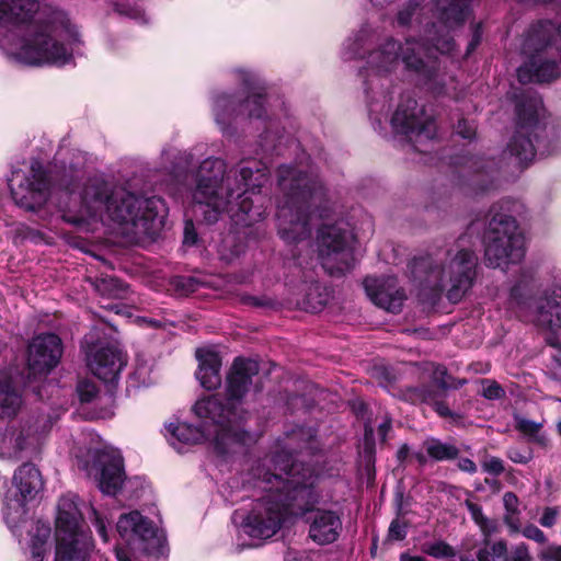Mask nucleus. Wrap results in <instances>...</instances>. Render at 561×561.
<instances>
[{
    "label": "nucleus",
    "mask_w": 561,
    "mask_h": 561,
    "mask_svg": "<svg viewBox=\"0 0 561 561\" xmlns=\"http://www.w3.org/2000/svg\"><path fill=\"white\" fill-rule=\"evenodd\" d=\"M407 525H401L399 519L396 518L390 523L389 529H388V539L389 540H397L402 541L407 537Z\"/></svg>",
    "instance_id": "nucleus-52"
},
{
    "label": "nucleus",
    "mask_w": 561,
    "mask_h": 561,
    "mask_svg": "<svg viewBox=\"0 0 561 561\" xmlns=\"http://www.w3.org/2000/svg\"><path fill=\"white\" fill-rule=\"evenodd\" d=\"M400 561H427L421 556H411L409 552H402L400 554Z\"/></svg>",
    "instance_id": "nucleus-64"
},
{
    "label": "nucleus",
    "mask_w": 561,
    "mask_h": 561,
    "mask_svg": "<svg viewBox=\"0 0 561 561\" xmlns=\"http://www.w3.org/2000/svg\"><path fill=\"white\" fill-rule=\"evenodd\" d=\"M558 508L557 507H546L543 513L539 519L541 526L550 528L557 522Z\"/></svg>",
    "instance_id": "nucleus-54"
},
{
    "label": "nucleus",
    "mask_w": 561,
    "mask_h": 561,
    "mask_svg": "<svg viewBox=\"0 0 561 561\" xmlns=\"http://www.w3.org/2000/svg\"><path fill=\"white\" fill-rule=\"evenodd\" d=\"M346 230L336 225L322 224L317 232L319 255L323 267L333 277H342L354 267L355 259L346 250Z\"/></svg>",
    "instance_id": "nucleus-15"
},
{
    "label": "nucleus",
    "mask_w": 561,
    "mask_h": 561,
    "mask_svg": "<svg viewBox=\"0 0 561 561\" xmlns=\"http://www.w3.org/2000/svg\"><path fill=\"white\" fill-rule=\"evenodd\" d=\"M449 377L448 370L444 365H437L433 371V382L435 386L442 390L447 391L449 389L457 390L461 388L462 382H458L457 385H447V379Z\"/></svg>",
    "instance_id": "nucleus-41"
},
{
    "label": "nucleus",
    "mask_w": 561,
    "mask_h": 561,
    "mask_svg": "<svg viewBox=\"0 0 561 561\" xmlns=\"http://www.w3.org/2000/svg\"><path fill=\"white\" fill-rule=\"evenodd\" d=\"M537 325L549 330L561 329V287L545 290L536 301Z\"/></svg>",
    "instance_id": "nucleus-23"
},
{
    "label": "nucleus",
    "mask_w": 561,
    "mask_h": 561,
    "mask_svg": "<svg viewBox=\"0 0 561 561\" xmlns=\"http://www.w3.org/2000/svg\"><path fill=\"white\" fill-rule=\"evenodd\" d=\"M242 82L244 93L221 92L214 98L215 119L224 128L238 119L265 121L266 118L267 92L265 85L251 76H245Z\"/></svg>",
    "instance_id": "nucleus-11"
},
{
    "label": "nucleus",
    "mask_w": 561,
    "mask_h": 561,
    "mask_svg": "<svg viewBox=\"0 0 561 561\" xmlns=\"http://www.w3.org/2000/svg\"><path fill=\"white\" fill-rule=\"evenodd\" d=\"M420 8L419 0H409L404 7L398 12L397 22L400 26L410 25L413 15L416 10Z\"/></svg>",
    "instance_id": "nucleus-43"
},
{
    "label": "nucleus",
    "mask_w": 561,
    "mask_h": 561,
    "mask_svg": "<svg viewBox=\"0 0 561 561\" xmlns=\"http://www.w3.org/2000/svg\"><path fill=\"white\" fill-rule=\"evenodd\" d=\"M409 455H410V446L407 443H404L399 447V449L396 454V459H397L398 463L400 466H403V463L407 461Z\"/></svg>",
    "instance_id": "nucleus-61"
},
{
    "label": "nucleus",
    "mask_w": 561,
    "mask_h": 561,
    "mask_svg": "<svg viewBox=\"0 0 561 561\" xmlns=\"http://www.w3.org/2000/svg\"><path fill=\"white\" fill-rule=\"evenodd\" d=\"M541 561H561V546H548L540 554Z\"/></svg>",
    "instance_id": "nucleus-55"
},
{
    "label": "nucleus",
    "mask_w": 561,
    "mask_h": 561,
    "mask_svg": "<svg viewBox=\"0 0 561 561\" xmlns=\"http://www.w3.org/2000/svg\"><path fill=\"white\" fill-rule=\"evenodd\" d=\"M275 470H266L262 482L268 495L257 501L244 519V531L252 538L273 537L290 517H305L306 511L317 503L318 495L312 491L311 482L297 486L298 480L291 474L295 465L293 454L277 451L272 458Z\"/></svg>",
    "instance_id": "nucleus-2"
},
{
    "label": "nucleus",
    "mask_w": 561,
    "mask_h": 561,
    "mask_svg": "<svg viewBox=\"0 0 561 561\" xmlns=\"http://www.w3.org/2000/svg\"><path fill=\"white\" fill-rule=\"evenodd\" d=\"M117 191L118 188L104 180L90 181L80 195L81 205L90 217H102L103 214H108Z\"/></svg>",
    "instance_id": "nucleus-21"
},
{
    "label": "nucleus",
    "mask_w": 561,
    "mask_h": 561,
    "mask_svg": "<svg viewBox=\"0 0 561 561\" xmlns=\"http://www.w3.org/2000/svg\"><path fill=\"white\" fill-rule=\"evenodd\" d=\"M260 373V364L252 358L238 356L226 376V394H210L193 405L197 417L210 419L216 426L215 450L217 456L229 454L231 445H244L250 433L242 427L247 411L243 399L250 390L252 379Z\"/></svg>",
    "instance_id": "nucleus-3"
},
{
    "label": "nucleus",
    "mask_w": 561,
    "mask_h": 561,
    "mask_svg": "<svg viewBox=\"0 0 561 561\" xmlns=\"http://www.w3.org/2000/svg\"><path fill=\"white\" fill-rule=\"evenodd\" d=\"M134 535L141 540H149L156 537L157 528L153 522L139 513V518L136 522Z\"/></svg>",
    "instance_id": "nucleus-39"
},
{
    "label": "nucleus",
    "mask_w": 561,
    "mask_h": 561,
    "mask_svg": "<svg viewBox=\"0 0 561 561\" xmlns=\"http://www.w3.org/2000/svg\"><path fill=\"white\" fill-rule=\"evenodd\" d=\"M455 131L461 138L472 140L477 135V125L473 121H469L462 117L458 119L455 126Z\"/></svg>",
    "instance_id": "nucleus-45"
},
{
    "label": "nucleus",
    "mask_w": 561,
    "mask_h": 561,
    "mask_svg": "<svg viewBox=\"0 0 561 561\" xmlns=\"http://www.w3.org/2000/svg\"><path fill=\"white\" fill-rule=\"evenodd\" d=\"M363 285L367 296L376 306L393 313L401 311L407 297L404 290L398 288L396 276H366Z\"/></svg>",
    "instance_id": "nucleus-19"
},
{
    "label": "nucleus",
    "mask_w": 561,
    "mask_h": 561,
    "mask_svg": "<svg viewBox=\"0 0 561 561\" xmlns=\"http://www.w3.org/2000/svg\"><path fill=\"white\" fill-rule=\"evenodd\" d=\"M88 364L92 373L106 383L116 382L125 366L122 352L110 345L100 346L88 354Z\"/></svg>",
    "instance_id": "nucleus-20"
},
{
    "label": "nucleus",
    "mask_w": 561,
    "mask_h": 561,
    "mask_svg": "<svg viewBox=\"0 0 561 561\" xmlns=\"http://www.w3.org/2000/svg\"><path fill=\"white\" fill-rule=\"evenodd\" d=\"M93 512L95 515L94 525H95L96 531H98L99 536L101 537V539L104 542H107L110 537H108V533H107L105 523L95 510Z\"/></svg>",
    "instance_id": "nucleus-59"
},
{
    "label": "nucleus",
    "mask_w": 561,
    "mask_h": 561,
    "mask_svg": "<svg viewBox=\"0 0 561 561\" xmlns=\"http://www.w3.org/2000/svg\"><path fill=\"white\" fill-rule=\"evenodd\" d=\"M482 35H483L482 23L479 22V23H476L474 25H472L471 39L467 45L465 58L470 57L476 51V49L482 42Z\"/></svg>",
    "instance_id": "nucleus-46"
},
{
    "label": "nucleus",
    "mask_w": 561,
    "mask_h": 561,
    "mask_svg": "<svg viewBox=\"0 0 561 561\" xmlns=\"http://www.w3.org/2000/svg\"><path fill=\"white\" fill-rule=\"evenodd\" d=\"M77 392L81 403H90L96 398L99 388L93 381L85 379L78 382Z\"/></svg>",
    "instance_id": "nucleus-40"
},
{
    "label": "nucleus",
    "mask_w": 561,
    "mask_h": 561,
    "mask_svg": "<svg viewBox=\"0 0 561 561\" xmlns=\"http://www.w3.org/2000/svg\"><path fill=\"white\" fill-rule=\"evenodd\" d=\"M62 352V341L56 333L39 334L28 344L27 363L20 377L24 388L31 389L36 399L43 400L46 377L59 364Z\"/></svg>",
    "instance_id": "nucleus-13"
},
{
    "label": "nucleus",
    "mask_w": 561,
    "mask_h": 561,
    "mask_svg": "<svg viewBox=\"0 0 561 561\" xmlns=\"http://www.w3.org/2000/svg\"><path fill=\"white\" fill-rule=\"evenodd\" d=\"M510 299L518 306L526 305V296L523 293V288L519 285H514L510 290Z\"/></svg>",
    "instance_id": "nucleus-58"
},
{
    "label": "nucleus",
    "mask_w": 561,
    "mask_h": 561,
    "mask_svg": "<svg viewBox=\"0 0 561 561\" xmlns=\"http://www.w3.org/2000/svg\"><path fill=\"white\" fill-rule=\"evenodd\" d=\"M478 256L474 251L460 249L447 266L436 263L432 255L415 256L410 263L413 279L436 294L446 289V298L458 304L472 288L477 278Z\"/></svg>",
    "instance_id": "nucleus-7"
},
{
    "label": "nucleus",
    "mask_w": 561,
    "mask_h": 561,
    "mask_svg": "<svg viewBox=\"0 0 561 561\" xmlns=\"http://www.w3.org/2000/svg\"><path fill=\"white\" fill-rule=\"evenodd\" d=\"M107 216L118 225H131L156 237L165 226L168 207L159 196L145 197L118 188Z\"/></svg>",
    "instance_id": "nucleus-9"
},
{
    "label": "nucleus",
    "mask_w": 561,
    "mask_h": 561,
    "mask_svg": "<svg viewBox=\"0 0 561 561\" xmlns=\"http://www.w3.org/2000/svg\"><path fill=\"white\" fill-rule=\"evenodd\" d=\"M508 561H530L527 546L525 543L516 546L513 556L508 558Z\"/></svg>",
    "instance_id": "nucleus-56"
},
{
    "label": "nucleus",
    "mask_w": 561,
    "mask_h": 561,
    "mask_svg": "<svg viewBox=\"0 0 561 561\" xmlns=\"http://www.w3.org/2000/svg\"><path fill=\"white\" fill-rule=\"evenodd\" d=\"M465 505L468 510V512L470 513L471 515V518L472 520L479 526V527H482L484 526V524H486V519L488 517H485L483 515V512H482V506L470 501V500H466L465 501Z\"/></svg>",
    "instance_id": "nucleus-51"
},
{
    "label": "nucleus",
    "mask_w": 561,
    "mask_h": 561,
    "mask_svg": "<svg viewBox=\"0 0 561 561\" xmlns=\"http://www.w3.org/2000/svg\"><path fill=\"white\" fill-rule=\"evenodd\" d=\"M8 185L12 199L18 206L36 211L46 204L51 186L72 194L79 188L80 180L66 168L59 176L57 170H47L39 161H34L31 164L30 176L14 172Z\"/></svg>",
    "instance_id": "nucleus-8"
},
{
    "label": "nucleus",
    "mask_w": 561,
    "mask_h": 561,
    "mask_svg": "<svg viewBox=\"0 0 561 561\" xmlns=\"http://www.w3.org/2000/svg\"><path fill=\"white\" fill-rule=\"evenodd\" d=\"M391 420L390 419H387L385 420L379 426H378V434H379V437H380V440L382 443L386 442L387 439V435L388 433L390 432L391 430Z\"/></svg>",
    "instance_id": "nucleus-62"
},
{
    "label": "nucleus",
    "mask_w": 561,
    "mask_h": 561,
    "mask_svg": "<svg viewBox=\"0 0 561 561\" xmlns=\"http://www.w3.org/2000/svg\"><path fill=\"white\" fill-rule=\"evenodd\" d=\"M503 504L505 507V511L507 512V515L504 517L505 523H510V516L508 515H516L519 513L518 511V504L519 500L518 496L514 492H506L503 495Z\"/></svg>",
    "instance_id": "nucleus-49"
},
{
    "label": "nucleus",
    "mask_w": 561,
    "mask_h": 561,
    "mask_svg": "<svg viewBox=\"0 0 561 561\" xmlns=\"http://www.w3.org/2000/svg\"><path fill=\"white\" fill-rule=\"evenodd\" d=\"M557 38V23L550 20H540L533 23L523 42V53L537 56L551 47Z\"/></svg>",
    "instance_id": "nucleus-24"
},
{
    "label": "nucleus",
    "mask_w": 561,
    "mask_h": 561,
    "mask_svg": "<svg viewBox=\"0 0 561 561\" xmlns=\"http://www.w3.org/2000/svg\"><path fill=\"white\" fill-rule=\"evenodd\" d=\"M18 491L15 499L5 502L3 516L7 523H18L27 513L26 503L36 499L44 490V480L38 468L32 462L22 463L13 474Z\"/></svg>",
    "instance_id": "nucleus-16"
},
{
    "label": "nucleus",
    "mask_w": 561,
    "mask_h": 561,
    "mask_svg": "<svg viewBox=\"0 0 561 561\" xmlns=\"http://www.w3.org/2000/svg\"><path fill=\"white\" fill-rule=\"evenodd\" d=\"M409 392L422 402L431 404L432 409L440 417L450 419L455 424L462 421V414L451 411L448 404L444 400H440L445 391L439 390L434 382L409 388Z\"/></svg>",
    "instance_id": "nucleus-28"
},
{
    "label": "nucleus",
    "mask_w": 561,
    "mask_h": 561,
    "mask_svg": "<svg viewBox=\"0 0 561 561\" xmlns=\"http://www.w3.org/2000/svg\"><path fill=\"white\" fill-rule=\"evenodd\" d=\"M484 538H483V545L485 546H490L491 541H490V537L492 535V533H494L495 530V526H490V522H489V518L486 519V524H484V526L480 527Z\"/></svg>",
    "instance_id": "nucleus-63"
},
{
    "label": "nucleus",
    "mask_w": 561,
    "mask_h": 561,
    "mask_svg": "<svg viewBox=\"0 0 561 561\" xmlns=\"http://www.w3.org/2000/svg\"><path fill=\"white\" fill-rule=\"evenodd\" d=\"M290 477L298 480L297 486L307 485V482H311L310 488L318 495L317 503L306 511V515L308 513L312 514L307 519L309 523V538L320 546L336 541L342 530V519L340 514L333 510L317 507L322 497V493L318 489L320 476L317 470L311 465L295 459V465H291Z\"/></svg>",
    "instance_id": "nucleus-14"
},
{
    "label": "nucleus",
    "mask_w": 561,
    "mask_h": 561,
    "mask_svg": "<svg viewBox=\"0 0 561 561\" xmlns=\"http://www.w3.org/2000/svg\"><path fill=\"white\" fill-rule=\"evenodd\" d=\"M55 522V561H87L93 539L77 505L60 500Z\"/></svg>",
    "instance_id": "nucleus-10"
},
{
    "label": "nucleus",
    "mask_w": 561,
    "mask_h": 561,
    "mask_svg": "<svg viewBox=\"0 0 561 561\" xmlns=\"http://www.w3.org/2000/svg\"><path fill=\"white\" fill-rule=\"evenodd\" d=\"M203 423L194 426L187 423H170L165 426L172 438L179 443L195 445L201 444L213 437V447L215 448L216 426L210 419L199 417ZM216 453V450L214 449Z\"/></svg>",
    "instance_id": "nucleus-26"
},
{
    "label": "nucleus",
    "mask_w": 561,
    "mask_h": 561,
    "mask_svg": "<svg viewBox=\"0 0 561 561\" xmlns=\"http://www.w3.org/2000/svg\"><path fill=\"white\" fill-rule=\"evenodd\" d=\"M198 368L195 373L201 386L206 390H216L221 385L222 359L214 350L197 348L195 353Z\"/></svg>",
    "instance_id": "nucleus-25"
},
{
    "label": "nucleus",
    "mask_w": 561,
    "mask_h": 561,
    "mask_svg": "<svg viewBox=\"0 0 561 561\" xmlns=\"http://www.w3.org/2000/svg\"><path fill=\"white\" fill-rule=\"evenodd\" d=\"M523 536L538 543H545L547 541L545 533L534 524H528L524 527Z\"/></svg>",
    "instance_id": "nucleus-53"
},
{
    "label": "nucleus",
    "mask_w": 561,
    "mask_h": 561,
    "mask_svg": "<svg viewBox=\"0 0 561 561\" xmlns=\"http://www.w3.org/2000/svg\"><path fill=\"white\" fill-rule=\"evenodd\" d=\"M471 12V0H434V15L447 28L461 26Z\"/></svg>",
    "instance_id": "nucleus-27"
},
{
    "label": "nucleus",
    "mask_w": 561,
    "mask_h": 561,
    "mask_svg": "<svg viewBox=\"0 0 561 561\" xmlns=\"http://www.w3.org/2000/svg\"><path fill=\"white\" fill-rule=\"evenodd\" d=\"M83 467L89 474L95 473L102 493L116 495L123 488L126 478L124 459L117 451L90 449Z\"/></svg>",
    "instance_id": "nucleus-17"
},
{
    "label": "nucleus",
    "mask_w": 561,
    "mask_h": 561,
    "mask_svg": "<svg viewBox=\"0 0 561 561\" xmlns=\"http://www.w3.org/2000/svg\"><path fill=\"white\" fill-rule=\"evenodd\" d=\"M557 330L558 329L550 330V332L545 336V342L548 346H551L561 353V342L557 334Z\"/></svg>",
    "instance_id": "nucleus-60"
},
{
    "label": "nucleus",
    "mask_w": 561,
    "mask_h": 561,
    "mask_svg": "<svg viewBox=\"0 0 561 561\" xmlns=\"http://www.w3.org/2000/svg\"><path fill=\"white\" fill-rule=\"evenodd\" d=\"M139 518V512L133 511L126 514H122L116 523V530L122 538H125L128 534L135 531L136 522Z\"/></svg>",
    "instance_id": "nucleus-38"
},
{
    "label": "nucleus",
    "mask_w": 561,
    "mask_h": 561,
    "mask_svg": "<svg viewBox=\"0 0 561 561\" xmlns=\"http://www.w3.org/2000/svg\"><path fill=\"white\" fill-rule=\"evenodd\" d=\"M542 99L537 92L525 91L515 96V131L504 154L525 169L536 156L547 157L559 150L557 142L548 137L547 126L539 118Z\"/></svg>",
    "instance_id": "nucleus-6"
},
{
    "label": "nucleus",
    "mask_w": 561,
    "mask_h": 561,
    "mask_svg": "<svg viewBox=\"0 0 561 561\" xmlns=\"http://www.w3.org/2000/svg\"><path fill=\"white\" fill-rule=\"evenodd\" d=\"M561 75V68L554 59H543L540 55L529 56L517 70L518 81L526 83H550Z\"/></svg>",
    "instance_id": "nucleus-22"
},
{
    "label": "nucleus",
    "mask_w": 561,
    "mask_h": 561,
    "mask_svg": "<svg viewBox=\"0 0 561 561\" xmlns=\"http://www.w3.org/2000/svg\"><path fill=\"white\" fill-rule=\"evenodd\" d=\"M20 388L25 393H32L31 389L24 388L20 373L15 377L0 374V410L2 414L8 416L16 414L22 402Z\"/></svg>",
    "instance_id": "nucleus-29"
},
{
    "label": "nucleus",
    "mask_w": 561,
    "mask_h": 561,
    "mask_svg": "<svg viewBox=\"0 0 561 561\" xmlns=\"http://www.w3.org/2000/svg\"><path fill=\"white\" fill-rule=\"evenodd\" d=\"M484 261L492 268L518 263L525 256L524 236L516 219L504 213H494L483 237Z\"/></svg>",
    "instance_id": "nucleus-12"
},
{
    "label": "nucleus",
    "mask_w": 561,
    "mask_h": 561,
    "mask_svg": "<svg viewBox=\"0 0 561 561\" xmlns=\"http://www.w3.org/2000/svg\"><path fill=\"white\" fill-rule=\"evenodd\" d=\"M113 11L121 16L131 19L140 24L148 22L146 12L139 0H107Z\"/></svg>",
    "instance_id": "nucleus-33"
},
{
    "label": "nucleus",
    "mask_w": 561,
    "mask_h": 561,
    "mask_svg": "<svg viewBox=\"0 0 561 561\" xmlns=\"http://www.w3.org/2000/svg\"><path fill=\"white\" fill-rule=\"evenodd\" d=\"M455 46L456 42L449 34L432 39L407 37L404 43L390 37L368 54L367 64L381 73L389 72L400 59L404 71L420 85L440 93L445 85L437 83L440 68L438 54L449 55Z\"/></svg>",
    "instance_id": "nucleus-5"
},
{
    "label": "nucleus",
    "mask_w": 561,
    "mask_h": 561,
    "mask_svg": "<svg viewBox=\"0 0 561 561\" xmlns=\"http://www.w3.org/2000/svg\"><path fill=\"white\" fill-rule=\"evenodd\" d=\"M363 456L366 461V466L375 465L376 456V443L374 430L370 426H365L363 437Z\"/></svg>",
    "instance_id": "nucleus-37"
},
{
    "label": "nucleus",
    "mask_w": 561,
    "mask_h": 561,
    "mask_svg": "<svg viewBox=\"0 0 561 561\" xmlns=\"http://www.w3.org/2000/svg\"><path fill=\"white\" fill-rule=\"evenodd\" d=\"M268 180V169L260 160H242L226 171L220 158H207L198 167L193 199L195 211L207 225L216 224L224 213L238 225L250 226L260 216L249 194L261 193Z\"/></svg>",
    "instance_id": "nucleus-1"
},
{
    "label": "nucleus",
    "mask_w": 561,
    "mask_h": 561,
    "mask_svg": "<svg viewBox=\"0 0 561 561\" xmlns=\"http://www.w3.org/2000/svg\"><path fill=\"white\" fill-rule=\"evenodd\" d=\"M506 457L515 463L526 465L533 460L534 453L530 447H510Z\"/></svg>",
    "instance_id": "nucleus-42"
},
{
    "label": "nucleus",
    "mask_w": 561,
    "mask_h": 561,
    "mask_svg": "<svg viewBox=\"0 0 561 561\" xmlns=\"http://www.w3.org/2000/svg\"><path fill=\"white\" fill-rule=\"evenodd\" d=\"M457 467L459 470L473 474L477 472L478 467L473 460L467 457H458Z\"/></svg>",
    "instance_id": "nucleus-57"
},
{
    "label": "nucleus",
    "mask_w": 561,
    "mask_h": 561,
    "mask_svg": "<svg viewBox=\"0 0 561 561\" xmlns=\"http://www.w3.org/2000/svg\"><path fill=\"white\" fill-rule=\"evenodd\" d=\"M540 427L539 423L528 419H518L516 422V430L527 436L528 439L536 436L540 432Z\"/></svg>",
    "instance_id": "nucleus-47"
},
{
    "label": "nucleus",
    "mask_w": 561,
    "mask_h": 561,
    "mask_svg": "<svg viewBox=\"0 0 561 561\" xmlns=\"http://www.w3.org/2000/svg\"><path fill=\"white\" fill-rule=\"evenodd\" d=\"M423 445L427 457L436 462L456 460L460 455V449L456 445L444 443L436 437L427 438Z\"/></svg>",
    "instance_id": "nucleus-31"
},
{
    "label": "nucleus",
    "mask_w": 561,
    "mask_h": 561,
    "mask_svg": "<svg viewBox=\"0 0 561 561\" xmlns=\"http://www.w3.org/2000/svg\"><path fill=\"white\" fill-rule=\"evenodd\" d=\"M198 241L199 238L194 221L192 219H186L184 222L183 245L195 247L198 244Z\"/></svg>",
    "instance_id": "nucleus-48"
},
{
    "label": "nucleus",
    "mask_w": 561,
    "mask_h": 561,
    "mask_svg": "<svg viewBox=\"0 0 561 561\" xmlns=\"http://www.w3.org/2000/svg\"><path fill=\"white\" fill-rule=\"evenodd\" d=\"M277 180L285 199L276 215L277 233L286 243L295 244L311 237L314 217L328 216L327 208L314 206L323 186L317 176L287 164L278 167Z\"/></svg>",
    "instance_id": "nucleus-4"
},
{
    "label": "nucleus",
    "mask_w": 561,
    "mask_h": 561,
    "mask_svg": "<svg viewBox=\"0 0 561 561\" xmlns=\"http://www.w3.org/2000/svg\"><path fill=\"white\" fill-rule=\"evenodd\" d=\"M51 535V527L48 523L37 520L31 531V553L34 561H43L47 552V543Z\"/></svg>",
    "instance_id": "nucleus-32"
},
{
    "label": "nucleus",
    "mask_w": 561,
    "mask_h": 561,
    "mask_svg": "<svg viewBox=\"0 0 561 561\" xmlns=\"http://www.w3.org/2000/svg\"><path fill=\"white\" fill-rule=\"evenodd\" d=\"M433 125L432 118L425 115L424 106H420L417 101L410 95L401 96L391 117V126L394 133L403 135L409 140L422 134L431 137Z\"/></svg>",
    "instance_id": "nucleus-18"
},
{
    "label": "nucleus",
    "mask_w": 561,
    "mask_h": 561,
    "mask_svg": "<svg viewBox=\"0 0 561 561\" xmlns=\"http://www.w3.org/2000/svg\"><path fill=\"white\" fill-rule=\"evenodd\" d=\"M482 468L485 472L499 477L505 471L504 462L499 457H490L482 463Z\"/></svg>",
    "instance_id": "nucleus-50"
},
{
    "label": "nucleus",
    "mask_w": 561,
    "mask_h": 561,
    "mask_svg": "<svg viewBox=\"0 0 561 561\" xmlns=\"http://www.w3.org/2000/svg\"><path fill=\"white\" fill-rule=\"evenodd\" d=\"M482 383L485 385L482 390V396L488 400H499L505 396L503 387L492 379H483Z\"/></svg>",
    "instance_id": "nucleus-44"
},
{
    "label": "nucleus",
    "mask_w": 561,
    "mask_h": 561,
    "mask_svg": "<svg viewBox=\"0 0 561 561\" xmlns=\"http://www.w3.org/2000/svg\"><path fill=\"white\" fill-rule=\"evenodd\" d=\"M422 551L436 559L454 558L456 556L455 548L444 540L424 543L422 546Z\"/></svg>",
    "instance_id": "nucleus-34"
},
{
    "label": "nucleus",
    "mask_w": 561,
    "mask_h": 561,
    "mask_svg": "<svg viewBox=\"0 0 561 561\" xmlns=\"http://www.w3.org/2000/svg\"><path fill=\"white\" fill-rule=\"evenodd\" d=\"M239 301L243 306L257 308V309H275L276 301L268 296H253L250 294H241Z\"/></svg>",
    "instance_id": "nucleus-36"
},
{
    "label": "nucleus",
    "mask_w": 561,
    "mask_h": 561,
    "mask_svg": "<svg viewBox=\"0 0 561 561\" xmlns=\"http://www.w3.org/2000/svg\"><path fill=\"white\" fill-rule=\"evenodd\" d=\"M172 285L180 295H190L198 290L202 282L194 276H175Z\"/></svg>",
    "instance_id": "nucleus-35"
},
{
    "label": "nucleus",
    "mask_w": 561,
    "mask_h": 561,
    "mask_svg": "<svg viewBox=\"0 0 561 561\" xmlns=\"http://www.w3.org/2000/svg\"><path fill=\"white\" fill-rule=\"evenodd\" d=\"M330 298V293L327 287L320 283H311L305 290L301 299L297 301V306L306 311L317 313L320 312Z\"/></svg>",
    "instance_id": "nucleus-30"
}]
</instances>
